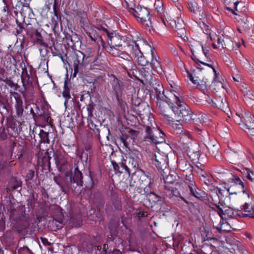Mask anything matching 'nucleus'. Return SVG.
Listing matches in <instances>:
<instances>
[{"instance_id": "nucleus-1", "label": "nucleus", "mask_w": 254, "mask_h": 254, "mask_svg": "<svg viewBox=\"0 0 254 254\" xmlns=\"http://www.w3.org/2000/svg\"><path fill=\"white\" fill-rule=\"evenodd\" d=\"M86 32L91 40L96 43L99 48L106 47V46L122 47L121 41L119 43L117 42L119 41V38L103 27L91 26Z\"/></svg>"}, {"instance_id": "nucleus-2", "label": "nucleus", "mask_w": 254, "mask_h": 254, "mask_svg": "<svg viewBox=\"0 0 254 254\" xmlns=\"http://www.w3.org/2000/svg\"><path fill=\"white\" fill-rule=\"evenodd\" d=\"M239 217L254 218V201L248 190L247 183L239 179Z\"/></svg>"}, {"instance_id": "nucleus-3", "label": "nucleus", "mask_w": 254, "mask_h": 254, "mask_svg": "<svg viewBox=\"0 0 254 254\" xmlns=\"http://www.w3.org/2000/svg\"><path fill=\"white\" fill-rule=\"evenodd\" d=\"M159 88H156V98L157 106L160 113L169 122L175 120L173 117V108L176 106L165 100L164 90L161 86L158 85Z\"/></svg>"}, {"instance_id": "nucleus-4", "label": "nucleus", "mask_w": 254, "mask_h": 254, "mask_svg": "<svg viewBox=\"0 0 254 254\" xmlns=\"http://www.w3.org/2000/svg\"><path fill=\"white\" fill-rule=\"evenodd\" d=\"M150 51L152 59L149 64H148V61L145 59L139 48L138 49L136 48L135 51H134L131 54L136 58L138 64L141 66L143 68H148V66H150L154 71H156L158 74H161L163 69L158 60L159 58L157 57L152 49H151Z\"/></svg>"}, {"instance_id": "nucleus-5", "label": "nucleus", "mask_w": 254, "mask_h": 254, "mask_svg": "<svg viewBox=\"0 0 254 254\" xmlns=\"http://www.w3.org/2000/svg\"><path fill=\"white\" fill-rule=\"evenodd\" d=\"M173 113L176 122L181 120L188 122L191 120V111L189 107L182 102L176 107L173 108Z\"/></svg>"}, {"instance_id": "nucleus-6", "label": "nucleus", "mask_w": 254, "mask_h": 254, "mask_svg": "<svg viewBox=\"0 0 254 254\" xmlns=\"http://www.w3.org/2000/svg\"><path fill=\"white\" fill-rule=\"evenodd\" d=\"M145 132L144 138L146 140L149 139L155 144L161 143L165 140V134L159 128L147 126L145 127Z\"/></svg>"}, {"instance_id": "nucleus-7", "label": "nucleus", "mask_w": 254, "mask_h": 254, "mask_svg": "<svg viewBox=\"0 0 254 254\" xmlns=\"http://www.w3.org/2000/svg\"><path fill=\"white\" fill-rule=\"evenodd\" d=\"M205 100L209 104L220 109L229 117V113L231 114V111L225 97L219 96L213 98L207 96L205 97Z\"/></svg>"}, {"instance_id": "nucleus-8", "label": "nucleus", "mask_w": 254, "mask_h": 254, "mask_svg": "<svg viewBox=\"0 0 254 254\" xmlns=\"http://www.w3.org/2000/svg\"><path fill=\"white\" fill-rule=\"evenodd\" d=\"M85 56L83 53L80 51L74 53L70 56L69 61H72V66L73 68V76L74 77L76 76L79 70L82 69L85 65L84 62Z\"/></svg>"}, {"instance_id": "nucleus-9", "label": "nucleus", "mask_w": 254, "mask_h": 254, "mask_svg": "<svg viewBox=\"0 0 254 254\" xmlns=\"http://www.w3.org/2000/svg\"><path fill=\"white\" fill-rule=\"evenodd\" d=\"M129 12L134 17L139 19L141 22L144 23L148 20L151 24L150 12L146 8L137 5L131 9Z\"/></svg>"}, {"instance_id": "nucleus-10", "label": "nucleus", "mask_w": 254, "mask_h": 254, "mask_svg": "<svg viewBox=\"0 0 254 254\" xmlns=\"http://www.w3.org/2000/svg\"><path fill=\"white\" fill-rule=\"evenodd\" d=\"M213 209L217 212L221 219H227L231 218L234 215L233 209L227 206L223 202H219L218 204H216Z\"/></svg>"}, {"instance_id": "nucleus-11", "label": "nucleus", "mask_w": 254, "mask_h": 254, "mask_svg": "<svg viewBox=\"0 0 254 254\" xmlns=\"http://www.w3.org/2000/svg\"><path fill=\"white\" fill-rule=\"evenodd\" d=\"M203 68L198 67L197 71L194 72L193 74H189V78L190 80L196 85V87L204 90L207 86V81H204V83H200L201 78L203 75L202 70Z\"/></svg>"}, {"instance_id": "nucleus-12", "label": "nucleus", "mask_w": 254, "mask_h": 254, "mask_svg": "<svg viewBox=\"0 0 254 254\" xmlns=\"http://www.w3.org/2000/svg\"><path fill=\"white\" fill-rule=\"evenodd\" d=\"M138 34L136 32H133L131 34H128L124 38V42L127 44V47L130 52V53L135 51L136 48L138 49L139 48V43L137 42L142 43L141 39H139Z\"/></svg>"}, {"instance_id": "nucleus-13", "label": "nucleus", "mask_w": 254, "mask_h": 254, "mask_svg": "<svg viewBox=\"0 0 254 254\" xmlns=\"http://www.w3.org/2000/svg\"><path fill=\"white\" fill-rule=\"evenodd\" d=\"M127 155L128 166L133 169L137 168L140 162L139 152L137 150L128 149Z\"/></svg>"}, {"instance_id": "nucleus-14", "label": "nucleus", "mask_w": 254, "mask_h": 254, "mask_svg": "<svg viewBox=\"0 0 254 254\" xmlns=\"http://www.w3.org/2000/svg\"><path fill=\"white\" fill-rule=\"evenodd\" d=\"M66 177H69V180L71 183L76 184L79 187L82 186L83 177L81 171L78 169V167L76 166L74 168V173L72 174L69 172H66L65 173Z\"/></svg>"}, {"instance_id": "nucleus-15", "label": "nucleus", "mask_w": 254, "mask_h": 254, "mask_svg": "<svg viewBox=\"0 0 254 254\" xmlns=\"http://www.w3.org/2000/svg\"><path fill=\"white\" fill-rule=\"evenodd\" d=\"M164 95L165 97V100L174 105H175V104L179 105V104L182 102L179 97V93L175 90L167 91H166L165 94L164 93Z\"/></svg>"}, {"instance_id": "nucleus-16", "label": "nucleus", "mask_w": 254, "mask_h": 254, "mask_svg": "<svg viewBox=\"0 0 254 254\" xmlns=\"http://www.w3.org/2000/svg\"><path fill=\"white\" fill-rule=\"evenodd\" d=\"M239 117L241 118V122L242 123V124L239 123V126H241V127L243 129L245 130L246 128H250L252 127V118L249 113H246L242 111L241 116L239 115Z\"/></svg>"}, {"instance_id": "nucleus-17", "label": "nucleus", "mask_w": 254, "mask_h": 254, "mask_svg": "<svg viewBox=\"0 0 254 254\" xmlns=\"http://www.w3.org/2000/svg\"><path fill=\"white\" fill-rule=\"evenodd\" d=\"M56 164L59 169L64 170L67 168V161L64 156L60 152L54 153Z\"/></svg>"}, {"instance_id": "nucleus-18", "label": "nucleus", "mask_w": 254, "mask_h": 254, "mask_svg": "<svg viewBox=\"0 0 254 254\" xmlns=\"http://www.w3.org/2000/svg\"><path fill=\"white\" fill-rule=\"evenodd\" d=\"M190 193L192 195L197 198H200L204 196L205 192L204 191L198 189L194 182L190 181L188 185Z\"/></svg>"}, {"instance_id": "nucleus-19", "label": "nucleus", "mask_w": 254, "mask_h": 254, "mask_svg": "<svg viewBox=\"0 0 254 254\" xmlns=\"http://www.w3.org/2000/svg\"><path fill=\"white\" fill-rule=\"evenodd\" d=\"M170 24L173 28L176 30L180 31V34H184L185 30V23L182 19L179 17H176L175 19L171 20Z\"/></svg>"}, {"instance_id": "nucleus-20", "label": "nucleus", "mask_w": 254, "mask_h": 254, "mask_svg": "<svg viewBox=\"0 0 254 254\" xmlns=\"http://www.w3.org/2000/svg\"><path fill=\"white\" fill-rule=\"evenodd\" d=\"M140 178H142L144 181H146L147 179L149 181H147L148 184V185L146 186L144 188V191L146 194H149L152 193L154 190L153 189V182L151 180L150 178H149V176L146 175L143 171H140Z\"/></svg>"}, {"instance_id": "nucleus-21", "label": "nucleus", "mask_w": 254, "mask_h": 254, "mask_svg": "<svg viewBox=\"0 0 254 254\" xmlns=\"http://www.w3.org/2000/svg\"><path fill=\"white\" fill-rule=\"evenodd\" d=\"M200 17L197 21V24L201 29L205 28L209 24L210 16H208L205 12H199Z\"/></svg>"}, {"instance_id": "nucleus-22", "label": "nucleus", "mask_w": 254, "mask_h": 254, "mask_svg": "<svg viewBox=\"0 0 254 254\" xmlns=\"http://www.w3.org/2000/svg\"><path fill=\"white\" fill-rule=\"evenodd\" d=\"M178 168L183 171H189L190 172L192 171V167L190 163H189L187 160L185 159H181L177 161Z\"/></svg>"}, {"instance_id": "nucleus-23", "label": "nucleus", "mask_w": 254, "mask_h": 254, "mask_svg": "<svg viewBox=\"0 0 254 254\" xmlns=\"http://www.w3.org/2000/svg\"><path fill=\"white\" fill-rule=\"evenodd\" d=\"M175 120H174L172 123V131L173 133L177 135H181V134H186V132H184V128L183 127L182 125L179 122L174 123Z\"/></svg>"}, {"instance_id": "nucleus-24", "label": "nucleus", "mask_w": 254, "mask_h": 254, "mask_svg": "<svg viewBox=\"0 0 254 254\" xmlns=\"http://www.w3.org/2000/svg\"><path fill=\"white\" fill-rule=\"evenodd\" d=\"M103 48H105L106 49V50L111 54H112L114 56H121V55L123 54V53L121 52V50H122V48H117L116 47H111V46H106V47H102Z\"/></svg>"}, {"instance_id": "nucleus-25", "label": "nucleus", "mask_w": 254, "mask_h": 254, "mask_svg": "<svg viewBox=\"0 0 254 254\" xmlns=\"http://www.w3.org/2000/svg\"><path fill=\"white\" fill-rule=\"evenodd\" d=\"M63 96L64 98L65 101L64 104L65 107H66V105L68 103V100L70 99L71 96L70 95V88L68 87L67 83L66 82L64 83V89L62 93Z\"/></svg>"}, {"instance_id": "nucleus-26", "label": "nucleus", "mask_w": 254, "mask_h": 254, "mask_svg": "<svg viewBox=\"0 0 254 254\" xmlns=\"http://www.w3.org/2000/svg\"><path fill=\"white\" fill-rule=\"evenodd\" d=\"M112 202L115 209L117 210L122 209V203L121 199L116 194L114 195L112 198Z\"/></svg>"}, {"instance_id": "nucleus-27", "label": "nucleus", "mask_w": 254, "mask_h": 254, "mask_svg": "<svg viewBox=\"0 0 254 254\" xmlns=\"http://www.w3.org/2000/svg\"><path fill=\"white\" fill-rule=\"evenodd\" d=\"M77 16L80 20V22L83 25L87 23L88 18L87 13L83 10L78 11L77 13Z\"/></svg>"}, {"instance_id": "nucleus-28", "label": "nucleus", "mask_w": 254, "mask_h": 254, "mask_svg": "<svg viewBox=\"0 0 254 254\" xmlns=\"http://www.w3.org/2000/svg\"><path fill=\"white\" fill-rule=\"evenodd\" d=\"M112 86L114 90L118 93L121 91L122 88V82L117 78L115 77L112 81Z\"/></svg>"}, {"instance_id": "nucleus-29", "label": "nucleus", "mask_w": 254, "mask_h": 254, "mask_svg": "<svg viewBox=\"0 0 254 254\" xmlns=\"http://www.w3.org/2000/svg\"><path fill=\"white\" fill-rule=\"evenodd\" d=\"M39 135L41 138V141L43 143H49L50 140L49 139V133L45 131L44 130L41 129L39 133Z\"/></svg>"}, {"instance_id": "nucleus-30", "label": "nucleus", "mask_w": 254, "mask_h": 254, "mask_svg": "<svg viewBox=\"0 0 254 254\" xmlns=\"http://www.w3.org/2000/svg\"><path fill=\"white\" fill-rule=\"evenodd\" d=\"M122 170H123V173H126L128 174H130V167L129 166L127 165L126 164V160L124 159H123L121 162L119 163Z\"/></svg>"}, {"instance_id": "nucleus-31", "label": "nucleus", "mask_w": 254, "mask_h": 254, "mask_svg": "<svg viewBox=\"0 0 254 254\" xmlns=\"http://www.w3.org/2000/svg\"><path fill=\"white\" fill-rule=\"evenodd\" d=\"M216 76H214V79L212 80L211 86L213 87V89L214 90H220L221 89L223 88V83L220 81H218L216 80Z\"/></svg>"}, {"instance_id": "nucleus-32", "label": "nucleus", "mask_w": 254, "mask_h": 254, "mask_svg": "<svg viewBox=\"0 0 254 254\" xmlns=\"http://www.w3.org/2000/svg\"><path fill=\"white\" fill-rule=\"evenodd\" d=\"M15 110L17 112H22L23 111V101L21 97L15 99Z\"/></svg>"}, {"instance_id": "nucleus-33", "label": "nucleus", "mask_w": 254, "mask_h": 254, "mask_svg": "<svg viewBox=\"0 0 254 254\" xmlns=\"http://www.w3.org/2000/svg\"><path fill=\"white\" fill-rule=\"evenodd\" d=\"M241 8V12L246 13L248 9V0H239V8Z\"/></svg>"}, {"instance_id": "nucleus-34", "label": "nucleus", "mask_w": 254, "mask_h": 254, "mask_svg": "<svg viewBox=\"0 0 254 254\" xmlns=\"http://www.w3.org/2000/svg\"><path fill=\"white\" fill-rule=\"evenodd\" d=\"M21 186V182L20 181L15 179L12 180L8 184V187L13 190H16Z\"/></svg>"}, {"instance_id": "nucleus-35", "label": "nucleus", "mask_w": 254, "mask_h": 254, "mask_svg": "<svg viewBox=\"0 0 254 254\" xmlns=\"http://www.w3.org/2000/svg\"><path fill=\"white\" fill-rule=\"evenodd\" d=\"M53 3V8L55 12H56L57 0H46L45 5L48 9H50L52 4Z\"/></svg>"}, {"instance_id": "nucleus-36", "label": "nucleus", "mask_w": 254, "mask_h": 254, "mask_svg": "<svg viewBox=\"0 0 254 254\" xmlns=\"http://www.w3.org/2000/svg\"><path fill=\"white\" fill-rule=\"evenodd\" d=\"M27 226L26 222L25 221H22L19 219L17 222V226H16L15 229L18 232H21L24 230Z\"/></svg>"}, {"instance_id": "nucleus-37", "label": "nucleus", "mask_w": 254, "mask_h": 254, "mask_svg": "<svg viewBox=\"0 0 254 254\" xmlns=\"http://www.w3.org/2000/svg\"><path fill=\"white\" fill-rule=\"evenodd\" d=\"M155 8L158 12H162L163 10V2L161 0H155L154 2Z\"/></svg>"}, {"instance_id": "nucleus-38", "label": "nucleus", "mask_w": 254, "mask_h": 254, "mask_svg": "<svg viewBox=\"0 0 254 254\" xmlns=\"http://www.w3.org/2000/svg\"><path fill=\"white\" fill-rule=\"evenodd\" d=\"M54 181L56 183V184L59 186V187L61 188L63 191L66 192L67 190V188L63 184L62 180L60 178H54Z\"/></svg>"}, {"instance_id": "nucleus-39", "label": "nucleus", "mask_w": 254, "mask_h": 254, "mask_svg": "<svg viewBox=\"0 0 254 254\" xmlns=\"http://www.w3.org/2000/svg\"><path fill=\"white\" fill-rule=\"evenodd\" d=\"M224 40L223 39H222L220 37H217V45H216L215 43H213L212 44V46L214 49H217L219 48H221L222 49H224L225 48L223 44Z\"/></svg>"}, {"instance_id": "nucleus-40", "label": "nucleus", "mask_w": 254, "mask_h": 254, "mask_svg": "<svg viewBox=\"0 0 254 254\" xmlns=\"http://www.w3.org/2000/svg\"><path fill=\"white\" fill-rule=\"evenodd\" d=\"M103 65L101 63H99L98 61V59L95 60L90 65V68L91 69H101L102 68Z\"/></svg>"}, {"instance_id": "nucleus-41", "label": "nucleus", "mask_w": 254, "mask_h": 254, "mask_svg": "<svg viewBox=\"0 0 254 254\" xmlns=\"http://www.w3.org/2000/svg\"><path fill=\"white\" fill-rule=\"evenodd\" d=\"M176 180V176L173 174H169L165 179L164 182L165 183L172 184Z\"/></svg>"}, {"instance_id": "nucleus-42", "label": "nucleus", "mask_w": 254, "mask_h": 254, "mask_svg": "<svg viewBox=\"0 0 254 254\" xmlns=\"http://www.w3.org/2000/svg\"><path fill=\"white\" fill-rule=\"evenodd\" d=\"M7 137V133L3 127H0V141L5 140Z\"/></svg>"}, {"instance_id": "nucleus-43", "label": "nucleus", "mask_w": 254, "mask_h": 254, "mask_svg": "<svg viewBox=\"0 0 254 254\" xmlns=\"http://www.w3.org/2000/svg\"><path fill=\"white\" fill-rule=\"evenodd\" d=\"M170 190L171 191V193L173 195L177 196V197H179V196L181 198L183 201H184L185 202L187 203V200L183 197H182L181 195V194H180L179 191L177 189H176L175 188H171V189Z\"/></svg>"}, {"instance_id": "nucleus-44", "label": "nucleus", "mask_w": 254, "mask_h": 254, "mask_svg": "<svg viewBox=\"0 0 254 254\" xmlns=\"http://www.w3.org/2000/svg\"><path fill=\"white\" fill-rule=\"evenodd\" d=\"M9 87L13 88L14 90H18V88L19 87V86L16 84L14 83L12 80H5V81H4Z\"/></svg>"}, {"instance_id": "nucleus-45", "label": "nucleus", "mask_w": 254, "mask_h": 254, "mask_svg": "<svg viewBox=\"0 0 254 254\" xmlns=\"http://www.w3.org/2000/svg\"><path fill=\"white\" fill-rule=\"evenodd\" d=\"M188 8L191 12H194L197 9V3L195 1H190L188 3Z\"/></svg>"}, {"instance_id": "nucleus-46", "label": "nucleus", "mask_w": 254, "mask_h": 254, "mask_svg": "<svg viewBox=\"0 0 254 254\" xmlns=\"http://www.w3.org/2000/svg\"><path fill=\"white\" fill-rule=\"evenodd\" d=\"M241 21H239V23L242 25L243 27H247L246 24L248 22L247 15L245 13H243V15L241 16L240 18Z\"/></svg>"}, {"instance_id": "nucleus-47", "label": "nucleus", "mask_w": 254, "mask_h": 254, "mask_svg": "<svg viewBox=\"0 0 254 254\" xmlns=\"http://www.w3.org/2000/svg\"><path fill=\"white\" fill-rule=\"evenodd\" d=\"M207 61L210 62V63H205L201 62H200L202 64H204L205 65H206V66H208L209 67H211L212 69V70H213V72H214V76H216L217 74V72H216V70H215V68L213 66V63L210 61V58L209 59H207Z\"/></svg>"}, {"instance_id": "nucleus-48", "label": "nucleus", "mask_w": 254, "mask_h": 254, "mask_svg": "<svg viewBox=\"0 0 254 254\" xmlns=\"http://www.w3.org/2000/svg\"><path fill=\"white\" fill-rule=\"evenodd\" d=\"M202 52L207 59H209V47L201 45Z\"/></svg>"}, {"instance_id": "nucleus-49", "label": "nucleus", "mask_w": 254, "mask_h": 254, "mask_svg": "<svg viewBox=\"0 0 254 254\" xmlns=\"http://www.w3.org/2000/svg\"><path fill=\"white\" fill-rule=\"evenodd\" d=\"M34 171L32 170H28V172L27 173V174L26 175V179L25 180L26 181H29L30 180H32L34 176Z\"/></svg>"}, {"instance_id": "nucleus-50", "label": "nucleus", "mask_w": 254, "mask_h": 254, "mask_svg": "<svg viewBox=\"0 0 254 254\" xmlns=\"http://www.w3.org/2000/svg\"><path fill=\"white\" fill-rule=\"evenodd\" d=\"M112 164L113 166L114 171L116 173H120V174L123 173V170H122L119 164H118L116 162H112Z\"/></svg>"}, {"instance_id": "nucleus-51", "label": "nucleus", "mask_w": 254, "mask_h": 254, "mask_svg": "<svg viewBox=\"0 0 254 254\" xmlns=\"http://www.w3.org/2000/svg\"><path fill=\"white\" fill-rule=\"evenodd\" d=\"M238 4V1H237L234 3V9L229 7L228 6H226V8L230 12L234 15H237V13L236 12V10H237V5Z\"/></svg>"}, {"instance_id": "nucleus-52", "label": "nucleus", "mask_w": 254, "mask_h": 254, "mask_svg": "<svg viewBox=\"0 0 254 254\" xmlns=\"http://www.w3.org/2000/svg\"><path fill=\"white\" fill-rule=\"evenodd\" d=\"M88 126L90 129H93L95 133H98L99 134L100 130L99 128L97 127V126L94 124L92 122L89 123Z\"/></svg>"}, {"instance_id": "nucleus-53", "label": "nucleus", "mask_w": 254, "mask_h": 254, "mask_svg": "<svg viewBox=\"0 0 254 254\" xmlns=\"http://www.w3.org/2000/svg\"><path fill=\"white\" fill-rule=\"evenodd\" d=\"M240 84H241V87L242 88V89H241L242 92H246L247 95L249 94L250 96H253V95L251 93H249V94L248 93V91H247L248 87L246 84H245L243 82V83L241 82Z\"/></svg>"}, {"instance_id": "nucleus-54", "label": "nucleus", "mask_w": 254, "mask_h": 254, "mask_svg": "<svg viewBox=\"0 0 254 254\" xmlns=\"http://www.w3.org/2000/svg\"><path fill=\"white\" fill-rule=\"evenodd\" d=\"M246 177L251 181H254V172L252 171L247 172Z\"/></svg>"}, {"instance_id": "nucleus-55", "label": "nucleus", "mask_w": 254, "mask_h": 254, "mask_svg": "<svg viewBox=\"0 0 254 254\" xmlns=\"http://www.w3.org/2000/svg\"><path fill=\"white\" fill-rule=\"evenodd\" d=\"M87 110L88 111V114L89 116L93 115V111L94 110V107L92 105L88 104L87 105Z\"/></svg>"}, {"instance_id": "nucleus-56", "label": "nucleus", "mask_w": 254, "mask_h": 254, "mask_svg": "<svg viewBox=\"0 0 254 254\" xmlns=\"http://www.w3.org/2000/svg\"><path fill=\"white\" fill-rule=\"evenodd\" d=\"M152 162L157 167H160L161 165V162L157 159V156L154 155V156L152 158Z\"/></svg>"}, {"instance_id": "nucleus-57", "label": "nucleus", "mask_w": 254, "mask_h": 254, "mask_svg": "<svg viewBox=\"0 0 254 254\" xmlns=\"http://www.w3.org/2000/svg\"><path fill=\"white\" fill-rule=\"evenodd\" d=\"M227 191L230 195H231V194H236V195L237 194V190H234L232 186H231L230 188H229L228 189H227Z\"/></svg>"}, {"instance_id": "nucleus-58", "label": "nucleus", "mask_w": 254, "mask_h": 254, "mask_svg": "<svg viewBox=\"0 0 254 254\" xmlns=\"http://www.w3.org/2000/svg\"><path fill=\"white\" fill-rule=\"evenodd\" d=\"M230 70L232 72V76L235 81H238V80L237 78V76H235V71L236 70V68L235 67H233L232 66L230 67Z\"/></svg>"}, {"instance_id": "nucleus-59", "label": "nucleus", "mask_w": 254, "mask_h": 254, "mask_svg": "<svg viewBox=\"0 0 254 254\" xmlns=\"http://www.w3.org/2000/svg\"><path fill=\"white\" fill-rule=\"evenodd\" d=\"M7 210L9 212L10 216H13L16 212L15 208L12 205L7 208Z\"/></svg>"}, {"instance_id": "nucleus-60", "label": "nucleus", "mask_w": 254, "mask_h": 254, "mask_svg": "<svg viewBox=\"0 0 254 254\" xmlns=\"http://www.w3.org/2000/svg\"><path fill=\"white\" fill-rule=\"evenodd\" d=\"M127 138V136L126 135H123L120 137V140L123 143L124 145L127 147V143L126 141V139Z\"/></svg>"}, {"instance_id": "nucleus-61", "label": "nucleus", "mask_w": 254, "mask_h": 254, "mask_svg": "<svg viewBox=\"0 0 254 254\" xmlns=\"http://www.w3.org/2000/svg\"><path fill=\"white\" fill-rule=\"evenodd\" d=\"M4 70L2 69H0V81H5V79H4Z\"/></svg>"}, {"instance_id": "nucleus-62", "label": "nucleus", "mask_w": 254, "mask_h": 254, "mask_svg": "<svg viewBox=\"0 0 254 254\" xmlns=\"http://www.w3.org/2000/svg\"><path fill=\"white\" fill-rule=\"evenodd\" d=\"M250 171L247 168H242V169L240 170L239 169V172H240L244 176V177H246V173H247V172H250Z\"/></svg>"}, {"instance_id": "nucleus-63", "label": "nucleus", "mask_w": 254, "mask_h": 254, "mask_svg": "<svg viewBox=\"0 0 254 254\" xmlns=\"http://www.w3.org/2000/svg\"><path fill=\"white\" fill-rule=\"evenodd\" d=\"M58 56L61 59V60L64 64H69L68 62L66 60H65L64 59L62 54H58Z\"/></svg>"}, {"instance_id": "nucleus-64", "label": "nucleus", "mask_w": 254, "mask_h": 254, "mask_svg": "<svg viewBox=\"0 0 254 254\" xmlns=\"http://www.w3.org/2000/svg\"><path fill=\"white\" fill-rule=\"evenodd\" d=\"M35 42L36 43L39 44L40 45H45V43L44 41L40 38H36L35 39Z\"/></svg>"}]
</instances>
